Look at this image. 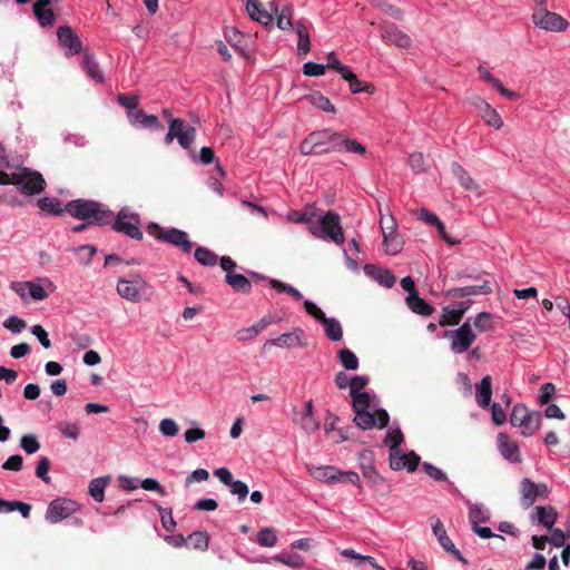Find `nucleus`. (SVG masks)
Segmentation results:
<instances>
[{
  "instance_id": "obj_29",
  "label": "nucleus",
  "mask_w": 570,
  "mask_h": 570,
  "mask_svg": "<svg viewBox=\"0 0 570 570\" xmlns=\"http://www.w3.org/2000/svg\"><path fill=\"white\" fill-rule=\"evenodd\" d=\"M491 376L485 375L479 385H476V403L479 406L485 409L490 406L492 396Z\"/></svg>"
},
{
  "instance_id": "obj_61",
  "label": "nucleus",
  "mask_w": 570,
  "mask_h": 570,
  "mask_svg": "<svg viewBox=\"0 0 570 570\" xmlns=\"http://www.w3.org/2000/svg\"><path fill=\"white\" fill-rule=\"evenodd\" d=\"M20 445L27 454H33L40 449V443L32 434H26L20 440Z\"/></svg>"
},
{
  "instance_id": "obj_49",
  "label": "nucleus",
  "mask_w": 570,
  "mask_h": 570,
  "mask_svg": "<svg viewBox=\"0 0 570 570\" xmlns=\"http://www.w3.org/2000/svg\"><path fill=\"white\" fill-rule=\"evenodd\" d=\"M274 560L284 563L291 568L298 569L303 567V559L298 553H281L274 557Z\"/></svg>"
},
{
  "instance_id": "obj_32",
  "label": "nucleus",
  "mask_w": 570,
  "mask_h": 570,
  "mask_svg": "<svg viewBox=\"0 0 570 570\" xmlns=\"http://www.w3.org/2000/svg\"><path fill=\"white\" fill-rule=\"evenodd\" d=\"M225 281L237 293L247 294L252 289L250 281L243 274L228 273Z\"/></svg>"
},
{
  "instance_id": "obj_3",
  "label": "nucleus",
  "mask_w": 570,
  "mask_h": 570,
  "mask_svg": "<svg viewBox=\"0 0 570 570\" xmlns=\"http://www.w3.org/2000/svg\"><path fill=\"white\" fill-rule=\"evenodd\" d=\"M351 396L353 401L352 406L355 413L354 422L358 428L363 430H368L374 426L384 429L389 425L390 415L385 410H376L374 414L368 411L371 406V396L367 392L351 394Z\"/></svg>"
},
{
  "instance_id": "obj_1",
  "label": "nucleus",
  "mask_w": 570,
  "mask_h": 570,
  "mask_svg": "<svg viewBox=\"0 0 570 570\" xmlns=\"http://www.w3.org/2000/svg\"><path fill=\"white\" fill-rule=\"evenodd\" d=\"M302 155H326L331 153H352L363 155L364 145L352 139L343 131L331 129L316 130L308 134L299 146Z\"/></svg>"
},
{
  "instance_id": "obj_34",
  "label": "nucleus",
  "mask_w": 570,
  "mask_h": 570,
  "mask_svg": "<svg viewBox=\"0 0 570 570\" xmlns=\"http://www.w3.org/2000/svg\"><path fill=\"white\" fill-rule=\"evenodd\" d=\"M534 511L537 514L538 522L548 528L549 530H551L558 519L557 510L553 507L549 505L535 507Z\"/></svg>"
},
{
  "instance_id": "obj_21",
  "label": "nucleus",
  "mask_w": 570,
  "mask_h": 570,
  "mask_svg": "<svg viewBox=\"0 0 570 570\" xmlns=\"http://www.w3.org/2000/svg\"><path fill=\"white\" fill-rule=\"evenodd\" d=\"M246 10L253 20L266 27L273 24V13L263 9L259 0H247Z\"/></svg>"
},
{
  "instance_id": "obj_30",
  "label": "nucleus",
  "mask_w": 570,
  "mask_h": 570,
  "mask_svg": "<svg viewBox=\"0 0 570 570\" xmlns=\"http://www.w3.org/2000/svg\"><path fill=\"white\" fill-rule=\"evenodd\" d=\"M305 412L299 420L301 428L308 434L314 433L320 428L318 420L314 416L313 401L309 400L304 404Z\"/></svg>"
},
{
  "instance_id": "obj_14",
  "label": "nucleus",
  "mask_w": 570,
  "mask_h": 570,
  "mask_svg": "<svg viewBox=\"0 0 570 570\" xmlns=\"http://www.w3.org/2000/svg\"><path fill=\"white\" fill-rule=\"evenodd\" d=\"M421 458L413 451L404 453L402 450L390 451V468L395 471L406 469L409 472L416 470Z\"/></svg>"
},
{
  "instance_id": "obj_36",
  "label": "nucleus",
  "mask_w": 570,
  "mask_h": 570,
  "mask_svg": "<svg viewBox=\"0 0 570 570\" xmlns=\"http://www.w3.org/2000/svg\"><path fill=\"white\" fill-rule=\"evenodd\" d=\"M303 100L307 101L315 108L325 111V112H335L334 105L330 101V99L323 96L320 91H314L311 95H307L303 98Z\"/></svg>"
},
{
  "instance_id": "obj_26",
  "label": "nucleus",
  "mask_w": 570,
  "mask_h": 570,
  "mask_svg": "<svg viewBox=\"0 0 570 570\" xmlns=\"http://www.w3.org/2000/svg\"><path fill=\"white\" fill-rule=\"evenodd\" d=\"M342 78L348 82L350 90L352 94L366 92L368 95H373L375 91V87L373 83L361 81L357 78V76L354 72H352L350 69L344 70Z\"/></svg>"
},
{
  "instance_id": "obj_8",
  "label": "nucleus",
  "mask_w": 570,
  "mask_h": 570,
  "mask_svg": "<svg viewBox=\"0 0 570 570\" xmlns=\"http://www.w3.org/2000/svg\"><path fill=\"white\" fill-rule=\"evenodd\" d=\"M311 475L322 482L336 483V482H350L357 484L360 476L356 472H342L332 465L313 466L308 469Z\"/></svg>"
},
{
  "instance_id": "obj_41",
  "label": "nucleus",
  "mask_w": 570,
  "mask_h": 570,
  "mask_svg": "<svg viewBox=\"0 0 570 570\" xmlns=\"http://www.w3.org/2000/svg\"><path fill=\"white\" fill-rule=\"evenodd\" d=\"M109 481L108 476L96 478L89 483V494L97 502H102L105 498V488Z\"/></svg>"
},
{
  "instance_id": "obj_51",
  "label": "nucleus",
  "mask_w": 570,
  "mask_h": 570,
  "mask_svg": "<svg viewBox=\"0 0 570 570\" xmlns=\"http://www.w3.org/2000/svg\"><path fill=\"white\" fill-rule=\"evenodd\" d=\"M58 430L67 439L76 441L79 438L80 428L77 423L62 421L58 423Z\"/></svg>"
},
{
  "instance_id": "obj_62",
  "label": "nucleus",
  "mask_w": 570,
  "mask_h": 570,
  "mask_svg": "<svg viewBox=\"0 0 570 570\" xmlns=\"http://www.w3.org/2000/svg\"><path fill=\"white\" fill-rule=\"evenodd\" d=\"M196 138V129L191 126H187L185 130L178 137V144L184 148H190L191 144Z\"/></svg>"
},
{
  "instance_id": "obj_35",
  "label": "nucleus",
  "mask_w": 570,
  "mask_h": 570,
  "mask_svg": "<svg viewBox=\"0 0 570 570\" xmlns=\"http://www.w3.org/2000/svg\"><path fill=\"white\" fill-rule=\"evenodd\" d=\"M129 118L131 122H139L141 127L145 128H155L163 129L158 118L155 115H146L142 110H136L135 112H129Z\"/></svg>"
},
{
  "instance_id": "obj_33",
  "label": "nucleus",
  "mask_w": 570,
  "mask_h": 570,
  "mask_svg": "<svg viewBox=\"0 0 570 570\" xmlns=\"http://www.w3.org/2000/svg\"><path fill=\"white\" fill-rule=\"evenodd\" d=\"M406 304L413 313L422 316H430L435 312V308L426 301L421 298L419 293L412 295V297H406Z\"/></svg>"
},
{
  "instance_id": "obj_9",
  "label": "nucleus",
  "mask_w": 570,
  "mask_h": 570,
  "mask_svg": "<svg viewBox=\"0 0 570 570\" xmlns=\"http://www.w3.org/2000/svg\"><path fill=\"white\" fill-rule=\"evenodd\" d=\"M444 337L451 341V350L454 354L468 351L476 338L469 322H464L458 330L445 331Z\"/></svg>"
},
{
  "instance_id": "obj_24",
  "label": "nucleus",
  "mask_w": 570,
  "mask_h": 570,
  "mask_svg": "<svg viewBox=\"0 0 570 570\" xmlns=\"http://www.w3.org/2000/svg\"><path fill=\"white\" fill-rule=\"evenodd\" d=\"M451 171L459 180L462 188L470 191H480V185L470 176V174L456 161L451 164Z\"/></svg>"
},
{
  "instance_id": "obj_16",
  "label": "nucleus",
  "mask_w": 570,
  "mask_h": 570,
  "mask_svg": "<svg viewBox=\"0 0 570 570\" xmlns=\"http://www.w3.org/2000/svg\"><path fill=\"white\" fill-rule=\"evenodd\" d=\"M305 345L306 342L304 340V332L301 328H296L291 333H284L276 338L266 341L263 345V350L269 351L272 346L292 348Z\"/></svg>"
},
{
  "instance_id": "obj_38",
  "label": "nucleus",
  "mask_w": 570,
  "mask_h": 570,
  "mask_svg": "<svg viewBox=\"0 0 570 570\" xmlns=\"http://www.w3.org/2000/svg\"><path fill=\"white\" fill-rule=\"evenodd\" d=\"M83 69L86 70L87 75L95 80L96 82H102L104 81V75L99 70V66L94 59V56L89 52H85L83 55V62H82Z\"/></svg>"
},
{
  "instance_id": "obj_52",
  "label": "nucleus",
  "mask_w": 570,
  "mask_h": 570,
  "mask_svg": "<svg viewBox=\"0 0 570 570\" xmlns=\"http://www.w3.org/2000/svg\"><path fill=\"white\" fill-rule=\"evenodd\" d=\"M155 508L160 513V520L164 529L168 532L174 531L176 522L173 518L171 509L169 508H163L157 503H154Z\"/></svg>"
},
{
  "instance_id": "obj_59",
  "label": "nucleus",
  "mask_w": 570,
  "mask_h": 570,
  "mask_svg": "<svg viewBox=\"0 0 570 570\" xmlns=\"http://www.w3.org/2000/svg\"><path fill=\"white\" fill-rule=\"evenodd\" d=\"M117 101L119 102V105H121L122 107L128 109V114L139 110L138 109V105H139L138 96L120 94L117 97Z\"/></svg>"
},
{
  "instance_id": "obj_53",
  "label": "nucleus",
  "mask_w": 570,
  "mask_h": 570,
  "mask_svg": "<svg viewBox=\"0 0 570 570\" xmlns=\"http://www.w3.org/2000/svg\"><path fill=\"white\" fill-rule=\"evenodd\" d=\"M341 554L348 559H355L358 561H366L368 562L375 570H385L383 567H381L373 557L371 556H363L357 553L353 549H344Z\"/></svg>"
},
{
  "instance_id": "obj_18",
  "label": "nucleus",
  "mask_w": 570,
  "mask_h": 570,
  "mask_svg": "<svg viewBox=\"0 0 570 570\" xmlns=\"http://www.w3.org/2000/svg\"><path fill=\"white\" fill-rule=\"evenodd\" d=\"M493 292L491 283L483 281L480 285H470L464 287H452L448 289L446 296L451 298H460L474 295H488Z\"/></svg>"
},
{
  "instance_id": "obj_57",
  "label": "nucleus",
  "mask_w": 570,
  "mask_h": 570,
  "mask_svg": "<svg viewBox=\"0 0 570 570\" xmlns=\"http://www.w3.org/2000/svg\"><path fill=\"white\" fill-rule=\"evenodd\" d=\"M409 165L411 169L416 174L424 173L428 168L423 154L419 151L412 153L410 155Z\"/></svg>"
},
{
  "instance_id": "obj_43",
  "label": "nucleus",
  "mask_w": 570,
  "mask_h": 570,
  "mask_svg": "<svg viewBox=\"0 0 570 570\" xmlns=\"http://www.w3.org/2000/svg\"><path fill=\"white\" fill-rule=\"evenodd\" d=\"M462 320V311L456 308L443 307L442 315L439 320L440 326H453L458 325Z\"/></svg>"
},
{
  "instance_id": "obj_39",
  "label": "nucleus",
  "mask_w": 570,
  "mask_h": 570,
  "mask_svg": "<svg viewBox=\"0 0 570 570\" xmlns=\"http://www.w3.org/2000/svg\"><path fill=\"white\" fill-rule=\"evenodd\" d=\"M322 324L324 325L326 336L334 342H337L343 336V328L341 323L333 317H326Z\"/></svg>"
},
{
  "instance_id": "obj_60",
  "label": "nucleus",
  "mask_w": 570,
  "mask_h": 570,
  "mask_svg": "<svg viewBox=\"0 0 570 570\" xmlns=\"http://www.w3.org/2000/svg\"><path fill=\"white\" fill-rule=\"evenodd\" d=\"M159 431L165 436H176L179 432V426L173 419H163L159 423Z\"/></svg>"
},
{
  "instance_id": "obj_10",
  "label": "nucleus",
  "mask_w": 570,
  "mask_h": 570,
  "mask_svg": "<svg viewBox=\"0 0 570 570\" xmlns=\"http://www.w3.org/2000/svg\"><path fill=\"white\" fill-rule=\"evenodd\" d=\"M532 20L540 29L553 32L564 31L569 27V22L563 17L546 8L534 10Z\"/></svg>"
},
{
  "instance_id": "obj_47",
  "label": "nucleus",
  "mask_w": 570,
  "mask_h": 570,
  "mask_svg": "<svg viewBox=\"0 0 570 570\" xmlns=\"http://www.w3.org/2000/svg\"><path fill=\"white\" fill-rule=\"evenodd\" d=\"M196 261L204 266H214L217 263L218 256L206 247H197L195 249Z\"/></svg>"
},
{
  "instance_id": "obj_50",
  "label": "nucleus",
  "mask_w": 570,
  "mask_h": 570,
  "mask_svg": "<svg viewBox=\"0 0 570 570\" xmlns=\"http://www.w3.org/2000/svg\"><path fill=\"white\" fill-rule=\"evenodd\" d=\"M529 414V410L527 406L522 404H517L512 409V413L510 415V423L513 426L522 428L525 423L527 415Z\"/></svg>"
},
{
  "instance_id": "obj_27",
  "label": "nucleus",
  "mask_w": 570,
  "mask_h": 570,
  "mask_svg": "<svg viewBox=\"0 0 570 570\" xmlns=\"http://www.w3.org/2000/svg\"><path fill=\"white\" fill-rule=\"evenodd\" d=\"M271 10L276 16V24L281 30H291L294 29L295 24L293 23V10L289 7H284L282 9L278 8L275 3H269Z\"/></svg>"
},
{
  "instance_id": "obj_44",
  "label": "nucleus",
  "mask_w": 570,
  "mask_h": 570,
  "mask_svg": "<svg viewBox=\"0 0 570 570\" xmlns=\"http://www.w3.org/2000/svg\"><path fill=\"white\" fill-rule=\"evenodd\" d=\"M338 360L342 364V366L346 371H355L358 368L360 362L357 356L353 351L350 348H342L338 351Z\"/></svg>"
},
{
  "instance_id": "obj_2",
  "label": "nucleus",
  "mask_w": 570,
  "mask_h": 570,
  "mask_svg": "<svg viewBox=\"0 0 570 570\" xmlns=\"http://www.w3.org/2000/svg\"><path fill=\"white\" fill-rule=\"evenodd\" d=\"M66 213L73 218L97 226L110 225L114 219V213L107 205L83 198L70 200L66 205Z\"/></svg>"
},
{
  "instance_id": "obj_13",
  "label": "nucleus",
  "mask_w": 570,
  "mask_h": 570,
  "mask_svg": "<svg viewBox=\"0 0 570 570\" xmlns=\"http://www.w3.org/2000/svg\"><path fill=\"white\" fill-rule=\"evenodd\" d=\"M382 30V39L387 43L399 47L401 49H409L412 40L407 33L399 29L394 23L382 22L380 23Z\"/></svg>"
},
{
  "instance_id": "obj_63",
  "label": "nucleus",
  "mask_w": 570,
  "mask_h": 570,
  "mask_svg": "<svg viewBox=\"0 0 570 570\" xmlns=\"http://www.w3.org/2000/svg\"><path fill=\"white\" fill-rule=\"evenodd\" d=\"M50 470V460L47 456L40 458L37 466H36V475L41 479L43 482L49 483L50 478L48 476V472Z\"/></svg>"
},
{
  "instance_id": "obj_48",
  "label": "nucleus",
  "mask_w": 570,
  "mask_h": 570,
  "mask_svg": "<svg viewBox=\"0 0 570 570\" xmlns=\"http://www.w3.org/2000/svg\"><path fill=\"white\" fill-rule=\"evenodd\" d=\"M257 542L262 547H274L277 542V534L273 528H263L257 532Z\"/></svg>"
},
{
  "instance_id": "obj_45",
  "label": "nucleus",
  "mask_w": 570,
  "mask_h": 570,
  "mask_svg": "<svg viewBox=\"0 0 570 570\" xmlns=\"http://www.w3.org/2000/svg\"><path fill=\"white\" fill-rule=\"evenodd\" d=\"M542 416L540 412H529L525 419V423L522 425L523 431L522 435L530 436L532 435L541 425Z\"/></svg>"
},
{
  "instance_id": "obj_56",
  "label": "nucleus",
  "mask_w": 570,
  "mask_h": 570,
  "mask_svg": "<svg viewBox=\"0 0 570 570\" xmlns=\"http://www.w3.org/2000/svg\"><path fill=\"white\" fill-rule=\"evenodd\" d=\"M375 7L377 9H380L382 12H384L385 14H389L391 16L392 18L396 19V20H402L403 19V12L400 8L391 4V3H387L385 1H381V0H376L374 2Z\"/></svg>"
},
{
  "instance_id": "obj_37",
  "label": "nucleus",
  "mask_w": 570,
  "mask_h": 570,
  "mask_svg": "<svg viewBox=\"0 0 570 570\" xmlns=\"http://www.w3.org/2000/svg\"><path fill=\"white\" fill-rule=\"evenodd\" d=\"M431 525L433 534L436 537L440 546L446 550L453 548V542L449 538L443 522L438 518H431Z\"/></svg>"
},
{
  "instance_id": "obj_15",
  "label": "nucleus",
  "mask_w": 570,
  "mask_h": 570,
  "mask_svg": "<svg viewBox=\"0 0 570 570\" xmlns=\"http://www.w3.org/2000/svg\"><path fill=\"white\" fill-rule=\"evenodd\" d=\"M470 102L473 107L476 108L481 118L491 127L495 129H500L503 126V121L499 115V112L491 107V105L485 101L480 96H472Z\"/></svg>"
},
{
  "instance_id": "obj_12",
  "label": "nucleus",
  "mask_w": 570,
  "mask_h": 570,
  "mask_svg": "<svg viewBox=\"0 0 570 570\" xmlns=\"http://www.w3.org/2000/svg\"><path fill=\"white\" fill-rule=\"evenodd\" d=\"M147 283L140 275H134L131 278H119L117 283V293L125 299L137 303L140 301V293L146 288Z\"/></svg>"
},
{
  "instance_id": "obj_5",
  "label": "nucleus",
  "mask_w": 570,
  "mask_h": 570,
  "mask_svg": "<svg viewBox=\"0 0 570 570\" xmlns=\"http://www.w3.org/2000/svg\"><path fill=\"white\" fill-rule=\"evenodd\" d=\"M140 215L130 210L129 207H122L117 216H114L111 222L112 230L124 234L131 239L141 240L144 238V234L140 229Z\"/></svg>"
},
{
  "instance_id": "obj_28",
  "label": "nucleus",
  "mask_w": 570,
  "mask_h": 570,
  "mask_svg": "<svg viewBox=\"0 0 570 570\" xmlns=\"http://www.w3.org/2000/svg\"><path fill=\"white\" fill-rule=\"evenodd\" d=\"M294 30L297 35V53L298 56H306L311 50V40L308 28L302 21L295 22Z\"/></svg>"
},
{
  "instance_id": "obj_64",
  "label": "nucleus",
  "mask_w": 570,
  "mask_h": 570,
  "mask_svg": "<svg viewBox=\"0 0 570 570\" xmlns=\"http://www.w3.org/2000/svg\"><path fill=\"white\" fill-rule=\"evenodd\" d=\"M28 292L29 295L37 301H43L48 297V293L45 291L40 283L28 281Z\"/></svg>"
},
{
  "instance_id": "obj_4",
  "label": "nucleus",
  "mask_w": 570,
  "mask_h": 570,
  "mask_svg": "<svg viewBox=\"0 0 570 570\" xmlns=\"http://www.w3.org/2000/svg\"><path fill=\"white\" fill-rule=\"evenodd\" d=\"M308 230L314 237L336 245H343L345 242L341 216L334 210L321 215L315 224L309 225Z\"/></svg>"
},
{
  "instance_id": "obj_40",
  "label": "nucleus",
  "mask_w": 570,
  "mask_h": 570,
  "mask_svg": "<svg viewBox=\"0 0 570 570\" xmlns=\"http://www.w3.org/2000/svg\"><path fill=\"white\" fill-rule=\"evenodd\" d=\"M41 210L52 215L60 216L66 213V206L62 208L61 203L55 197H43L38 200Z\"/></svg>"
},
{
  "instance_id": "obj_46",
  "label": "nucleus",
  "mask_w": 570,
  "mask_h": 570,
  "mask_svg": "<svg viewBox=\"0 0 570 570\" xmlns=\"http://www.w3.org/2000/svg\"><path fill=\"white\" fill-rule=\"evenodd\" d=\"M209 537L206 532L195 531L187 537V544L194 549L205 551L208 548Z\"/></svg>"
},
{
  "instance_id": "obj_22",
  "label": "nucleus",
  "mask_w": 570,
  "mask_h": 570,
  "mask_svg": "<svg viewBox=\"0 0 570 570\" xmlns=\"http://www.w3.org/2000/svg\"><path fill=\"white\" fill-rule=\"evenodd\" d=\"M501 454L513 463L521 462V455L518 445L509 439L508 435L500 433L498 436Z\"/></svg>"
},
{
  "instance_id": "obj_25",
  "label": "nucleus",
  "mask_w": 570,
  "mask_h": 570,
  "mask_svg": "<svg viewBox=\"0 0 570 570\" xmlns=\"http://www.w3.org/2000/svg\"><path fill=\"white\" fill-rule=\"evenodd\" d=\"M521 502L524 508H530L540 495V487L530 479H523L520 483Z\"/></svg>"
},
{
  "instance_id": "obj_58",
  "label": "nucleus",
  "mask_w": 570,
  "mask_h": 570,
  "mask_svg": "<svg viewBox=\"0 0 570 570\" xmlns=\"http://www.w3.org/2000/svg\"><path fill=\"white\" fill-rule=\"evenodd\" d=\"M474 326L481 333L492 330L493 324L491 314L488 312L479 313L474 320Z\"/></svg>"
},
{
  "instance_id": "obj_11",
  "label": "nucleus",
  "mask_w": 570,
  "mask_h": 570,
  "mask_svg": "<svg viewBox=\"0 0 570 570\" xmlns=\"http://www.w3.org/2000/svg\"><path fill=\"white\" fill-rule=\"evenodd\" d=\"M79 509L77 502L67 499V498H58L52 500L46 511V520L49 523H58L72 514H75Z\"/></svg>"
},
{
  "instance_id": "obj_23",
  "label": "nucleus",
  "mask_w": 570,
  "mask_h": 570,
  "mask_svg": "<svg viewBox=\"0 0 570 570\" xmlns=\"http://www.w3.org/2000/svg\"><path fill=\"white\" fill-rule=\"evenodd\" d=\"M51 0H38L33 3V13L41 27H51L55 22V13L48 7Z\"/></svg>"
},
{
  "instance_id": "obj_20",
  "label": "nucleus",
  "mask_w": 570,
  "mask_h": 570,
  "mask_svg": "<svg viewBox=\"0 0 570 570\" xmlns=\"http://www.w3.org/2000/svg\"><path fill=\"white\" fill-rule=\"evenodd\" d=\"M364 272L366 275L375 279L380 285L387 288H391L396 282L394 274L387 268L366 264L364 266Z\"/></svg>"
},
{
  "instance_id": "obj_6",
  "label": "nucleus",
  "mask_w": 570,
  "mask_h": 570,
  "mask_svg": "<svg viewBox=\"0 0 570 570\" xmlns=\"http://www.w3.org/2000/svg\"><path fill=\"white\" fill-rule=\"evenodd\" d=\"M147 233L156 239L171 244L179 247L184 253H190L193 243L189 240V236L186 232L178 228L164 229L157 223H149L147 226Z\"/></svg>"
},
{
  "instance_id": "obj_19",
  "label": "nucleus",
  "mask_w": 570,
  "mask_h": 570,
  "mask_svg": "<svg viewBox=\"0 0 570 570\" xmlns=\"http://www.w3.org/2000/svg\"><path fill=\"white\" fill-rule=\"evenodd\" d=\"M381 229L383 233V246L384 250L389 255L397 254L403 247L402 238L394 233L393 224L389 227L384 226V219H381Z\"/></svg>"
},
{
  "instance_id": "obj_42",
  "label": "nucleus",
  "mask_w": 570,
  "mask_h": 570,
  "mask_svg": "<svg viewBox=\"0 0 570 570\" xmlns=\"http://www.w3.org/2000/svg\"><path fill=\"white\" fill-rule=\"evenodd\" d=\"M469 520L471 525H476L480 522H488L490 519V512L482 504H470Z\"/></svg>"
},
{
  "instance_id": "obj_54",
  "label": "nucleus",
  "mask_w": 570,
  "mask_h": 570,
  "mask_svg": "<svg viewBox=\"0 0 570 570\" xmlns=\"http://www.w3.org/2000/svg\"><path fill=\"white\" fill-rule=\"evenodd\" d=\"M404 436L400 429L392 430L384 439V443L389 445L390 451L401 450L400 445L403 443Z\"/></svg>"
},
{
  "instance_id": "obj_55",
  "label": "nucleus",
  "mask_w": 570,
  "mask_h": 570,
  "mask_svg": "<svg viewBox=\"0 0 570 570\" xmlns=\"http://www.w3.org/2000/svg\"><path fill=\"white\" fill-rule=\"evenodd\" d=\"M75 250L78 255V261L83 265H89L97 253V248L92 245H81Z\"/></svg>"
},
{
  "instance_id": "obj_7",
  "label": "nucleus",
  "mask_w": 570,
  "mask_h": 570,
  "mask_svg": "<svg viewBox=\"0 0 570 570\" xmlns=\"http://www.w3.org/2000/svg\"><path fill=\"white\" fill-rule=\"evenodd\" d=\"M16 186L26 195L40 194L46 186L45 178L36 170L27 167L18 168L16 171Z\"/></svg>"
},
{
  "instance_id": "obj_31",
  "label": "nucleus",
  "mask_w": 570,
  "mask_h": 570,
  "mask_svg": "<svg viewBox=\"0 0 570 570\" xmlns=\"http://www.w3.org/2000/svg\"><path fill=\"white\" fill-rule=\"evenodd\" d=\"M227 42L238 51L243 57L248 58L244 46L245 36L234 27H227L224 31Z\"/></svg>"
},
{
  "instance_id": "obj_17",
  "label": "nucleus",
  "mask_w": 570,
  "mask_h": 570,
  "mask_svg": "<svg viewBox=\"0 0 570 570\" xmlns=\"http://www.w3.org/2000/svg\"><path fill=\"white\" fill-rule=\"evenodd\" d=\"M57 37L60 46L68 49V56H75L82 51V42L71 27L60 26L57 29Z\"/></svg>"
}]
</instances>
